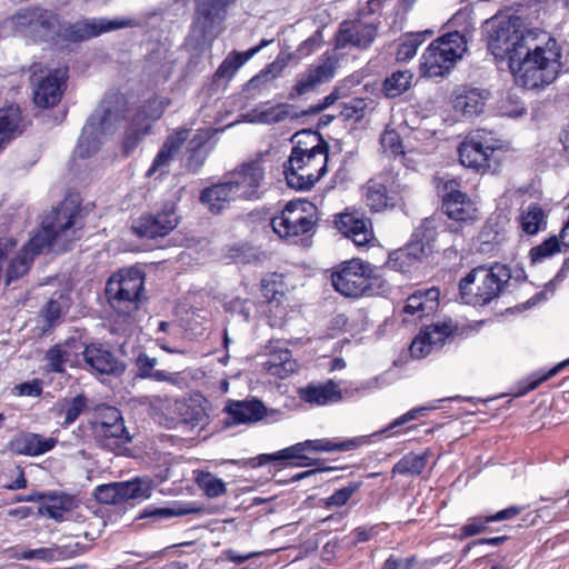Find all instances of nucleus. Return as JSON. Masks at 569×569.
Instances as JSON below:
<instances>
[{
	"mask_svg": "<svg viewBox=\"0 0 569 569\" xmlns=\"http://www.w3.org/2000/svg\"><path fill=\"white\" fill-rule=\"evenodd\" d=\"M84 219L82 209L72 200H64L49 211L33 237L14 254L4 272L9 286L30 270L33 258L44 251L66 252L82 237Z\"/></svg>",
	"mask_w": 569,
	"mask_h": 569,
	"instance_id": "f257e3e1",
	"label": "nucleus"
},
{
	"mask_svg": "<svg viewBox=\"0 0 569 569\" xmlns=\"http://www.w3.org/2000/svg\"><path fill=\"white\" fill-rule=\"evenodd\" d=\"M526 46L523 53L511 58L509 69L515 81L527 89L551 84L562 70V47L547 32L538 31Z\"/></svg>",
	"mask_w": 569,
	"mask_h": 569,
	"instance_id": "f03ea898",
	"label": "nucleus"
},
{
	"mask_svg": "<svg viewBox=\"0 0 569 569\" xmlns=\"http://www.w3.org/2000/svg\"><path fill=\"white\" fill-rule=\"evenodd\" d=\"M511 279V270L506 264H481L472 268L459 280V296L463 303L485 307L497 300Z\"/></svg>",
	"mask_w": 569,
	"mask_h": 569,
	"instance_id": "7ed1b4c3",
	"label": "nucleus"
},
{
	"mask_svg": "<svg viewBox=\"0 0 569 569\" xmlns=\"http://www.w3.org/2000/svg\"><path fill=\"white\" fill-rule=\"evenodd\" d=\"M488 50L497 60H508L523 53L526 46L538 34V29H528L518 16H495L485 23Z\"/></svg>",
	"mask_w": 569,
	"mask_h": 569,
	"instance_id": "20e7f679",
	"label": "nucleus"
},
{
	"mask_svg": "<svg viewBox=\"0 0 569 569\" xmlns=\"http://www.w3.org/2000/svg\"><path fill=\"white\" fill-rule=\"evenodd\" d=\"M331 283L346 298L381 296L389 291V284L376 274L375 267L360 258H352L337 264L331 272Z\"/></svg>",
	"mask_w": 569,
	"mask_h": 569,
	"instance_id": "39448f33",
	"label": "nucleus"
},
{
	"mask_svg": "<svg viewBox=\"0 0 569 569\" xmlns=\"http://www.w3.org/2000/svg\"><path fill=\"white\" fill-rule=\"evenodd\" d=\"M468 50L466 33L449 31L435 39L422 54V69L426 76L443 77L462 59Z\"/></svg>",
	"mask_w": 569,
	"mask_h": 569,
	"instance_id": "423d86ee",
	"label": "nucleus"
},
{
	"mask_svg": "<svg viewBox=\"0 0 569 569\" xmlns=\"http://www.w3.org/2000/svg\"><path fill=\"white\" fill-rule=\"evenodd\" d=\"M144 274L137 268L122 269L110 277L106 296L111 308L123 317L138 311L143 290Z\"/></svg>",
	"mask_w": 569,
	"mask_h": 569,
	"instance_id": "0eeeda50",
	"label": "nucleus"
},
{
	"mask_svg": "<svg viewBox=\"0 0 569 569\" xmlns=\"http://www.w3.org/2000/svg\"><path fill=\"white\" fill-rule=\"evenodd\" d=\"M317 223L318 208L305 199L289 201L281 212L271 219L274 233L286 240L315 234Z\"/></svg>",
	"mask_w": 569,
	"mask_h": 569,
	"instance_id": "6e6552de",
	"label": "nucleus"
},
{
	"mask_svg": "<svg viewBox=\"0 0 569 569\" xmlns=\"http://www.w3.org/2000/svg\"><path fill=\"white\" fill-rule=\"evenodd\" d=\"M441 210L447 216V229L452 233L462 232L480 220V212L471 198L459 188V182L448 180L441 190Z\"/></svg>",
	"mask_w": 569,
	"mask_h": 569,
	"instance_id": "1a4fd4ad",
	"label": "nucleus"
},
{
	"mask_svg": "<svg viewBox=\"0 0 569 569\" xmlns=\"http://www.w3.org/2000/svg\"><path fill=\"white\" fill-rule=\"evenodd\" d=\"M502 148V141L493 131L476 129L470 131L458 148L460 163L478 173L491 169L493 152Z\"/></svg>",
	"mask_w": 569,
	"mask_h": 569,
	"instance_id": "9d476101",
	"label": "nucleus"
},
{
	"mask_svg": "<svg viewBox=\"0 0 569 569\" xmlns=\"http://www.w3.org/2000/svg\"><path fill=\"white\" fill-rule=\"evenodd\" d=\"M91 428L99 446L110 451L121 452L131 441L121 412L114 407L99 409Z\"/></svg>",
	"mask_w": 569,
	"mask_h": 569,
	"instance_id": "9b49d317",
	"label": "nucleus"
},
{
	"mask_svg": "<svg viewBox=\"0 0 569 569\" xmlns=\"http://www.w3.org/2000/svg\"><path fill=\"white\" fill-rule=\"evenodd\" d=\"M154 482L149 477H137L129 481L98 486L94 497L100 503L118 505L129 500H144L151 497Z\"/></svg>",
	"mask_w": 569,
	"mask_h": 569,
	"instance_id": "f8f14e48",
	"label": "nucleus"
},
{
	"mask_svg": "<svg viewBox=\"0 0 569 569\" xmlns=\"http://www.w3.org/2000/svg\"><path fill=\"white\" fill-rule=\"evenodd\" d=\"M169 101L166 99H150L132 118L123 138V149L130 153L138 143L150 132L151 124L161 118Z\"/></svg>",
	"mask_w": 569,
	"mask_h": 569,
	"instance_id": "ddd939ff",
	"label": "nucleus"
},
{
	"mask_svg": "<svg viewBox=\"0 0 569 569\" xmlns=\"http://www.w3.org/2000/svg\"><path fill=\"white\" fill-rule=\"evenodd\" d=\"M67 78V68H58L40 74L34 70L30 78L34 103L40 108H50L59 103Z\"/></svg>",
	"mask_w": 569,
	"mask_h": 569,
	"instance_id": "4468645a",
	"label": "nucleus"
},
{
	"mask_svg": "<svg viewBox=\"0 0 569 569\" xmlns=\"http://www.w3.org/2000/svg\"><path fill=\"white\" fill-rule=\"evenodd\" d=\"M367 14H359L356 19L343 21L336 34V48L352 46L367 49L376 39L379 21L367 20Z\"/></svg>",
	"mask_w": 569,
	"mask_h": 569,
	"instance_id": "2eb2a0df",
	"label": "nucleus"
},
{
	"mask_svg": "<svg viewBox=\"0 0 569 569\" xmlns=\"http://www.w3.org/2000/svg\"><path fill=\"white\" fill-rule=\"evenodd\" d=\"M84 369L92 373L120 376L126 370V365L106 346L90 343L82 350Z\"/></svg>",
	"mask_w": 569,
	"mask_h": 569,
	"instance_id": "dca6fc26",
	"label": "nucleus"
},
{
	"mask_svg": "<svg viewBox=\"0 0 569 569\" xmlns=\"http://www.w3.org/2000/svg\"><path fill=\"white\" fill-rule=\"evenodd\" d=\"M131 26L128 19L92 18L76 21L63 29V38L78 42L100 36L101 33Z\"/></svg>",
	"mask_w": 569,
	"mask_h": 569,
	"instance_id": "f3484780",
	"label": "nucleus"
},
{
	"mask_svg": "<svg viewBox=\"0 0 569 569\" xmlns=\"http://www.w3.org/2000/svg\"><path fill=\"white\" fill-rule=\"evenodd\" d=\"M320 456V441L307 440L284 448L271 455H261L260 462L286 461L287 465L306 467L316 463Z\"/></svg>",
	"mask_w": 569,
	"mask_h": 569,
	"instance_id": "a211bd4d",
	"label": "nucleus"
},
{
	"mask_svg": "<svg viewBox=\"0 0 569 569\" xmlns=\"http://www.w3.org/2000/svg\"><path fill=\"white\" fill-rule=\"evenodd\" d=\"M264 178V167L260 159L244 162L234 170L229 178L239 198L252 199L258 196V190Z\"/></svg>",
	"mask_w": 569,
	"mask_h": 569,
	"instance_id": "6ab92c4d",
	"label": "nucleus"
},
{
	"mask_svg": "<svg viewBox=\"0 0 569 569\" xmlns=\"http://www.w3.org/2000/svg\"><path fill=\"white\" fill-rule=\"evenodd\" d=\"M178 224V216L172 206L157 214L141 217L132 224V231L141 238H157L168 234Z\"/></svg>",
	"mask_w": 569,
	"mask_h": 569,
	"instance_id": "aec40b11",
	"label": "nucleus"
},
{
	"mask_svg": "<svg viewBox=\"0 0 569 569\" xmlns=\"http://www.w3.org/2000/svg\"><path fill=\"white\" fill-rule=\"evenodd\" d=\"M335 224L339 232L353 241L357 247H365L373 239L371 221L358 212H343L336 217Z\"/></svg>",
	"mask_w": 569,
	"mask_h": 569,
	"instance_id": "412c9836",
	"label": "nucleus"
},
{
	"mask_svg": "<svg viewBox=\"0 0 569 569\" xmlns=\"http://www.w3.org/2000/svg\"><path fill=\"white\" fill-rule=\"evenodd\" d=\"M436 227L432 219H426L415 230L411 240L405 246L411 258L421 266L435 251Z\"/></svg>",
	"mask_w": 569,
	"mask_h": 569,
	"instance_id": "4be33fe9",
	"label": "nucleus"
},
{
	"mask_svg": "<svg viewBox=\"0 0 569 569\" xmlns=\"http://www.w3.org/2000/svg\"><path fill=\"white\" fill-rule=\"evenodd\" d=\"M489 98L490 91L486 89L461 87L455 90L452 104L456 111L472 118L482 113Z\"/></svg>",
	"mask_w": 569,
	"mask_h": 569,
	"instance_id": "5701e85b",
	"label": "nucleus"
},
{
	"mask_svg": "<svg viewBox=\"0 0 569 569\" xmlns=\"http://www.w3.org/2000/svg\"><path fill=\"white\" fill-rule=\"evenodd\" d=\"M58 440L53 437H43L39 433L23 432L9 442V449L22 456H40L52 450Z\"/></svg>",
	"mask_w": 569,
	"mask_h": 569,
	"instance_id": "b1692460",
	"label": "nucleus"
},
{
	"mask_svg": "<svg viewBox=\"0 0 569 569\" xmlns=\"http://www.w3.org/2000/svg\"><path fill=\"white\" fill-rule=\"evenodd\" d=\"M439 296L440 291L436 287L425 291L418 290L407 298L402 311L406 316L413 317V320H420L437 311L439 306Z\"/></svg>",
	"mask_w": 569,
	"mask_h": 569,
	"instance_id": "393cba45",
	"label": "nucleus"
},
{
	"mask_svg": "<svg viewBox=\"0 0 569 569\" xmlns=\"http://www.w3.org/2000/svg\"><path fill=\"white\" fill-rule=\"evenodd\" d=\"M228 419L227 425L251 423L261 420L267 409L264 405L257 400L232 401L226 407Z\"/></svg>",
	"mask_w": 569,
	"mask_h": 569,
	"instance_id": "a878e982",
	"label": "nucleus"
},
{
	"mask_svg": "<svg viewBox=\"0 0 569 569\" xmlns=\"http://www.w3.org/2000/svg\"><path fill=\"white\" fill-rule=\"evenodd\" d=\"M120 116L106 103H101L90 116L84 126V137L88 134L107 136L116 131Z\"/></svg>",
	"mask_w": 569,
	"mask_h": 569,
	"instance_id": "bb28decb",
	"label": "nucleus"
},
{
	"mask_svg": "<svg viewBox=\"0 0 569 569\" xmlns=\"http://www.w3.org/2000/svg\"><path fill=\"white\" fill-rule=\"evenodd\" d=\"M237 198H239V196L236 193L229 179L224 182L206 188L200 196L201 202L213 213L220 212L230 201Z\"/></svg>",
	"mask_w": 569,
	"mask_h": 569,
	"instance_id": "cd10ccee",
	"label": "nucleus"
},
{
	"mask_svg": "<svg viewBox=\"0 0 569 569\" xmlns=\"http://www.w3.org/2000/svg\"><path fill=\"white\" fill-rule=\"evenodd\" d=\"M292 106L288 103H279L272 107L258 106L246 113L244 118L252 123H278L288 117L297 118L298 113L291 114Z\"/></svg>",
	"mask_w": 569,
	"mask_h": 569,
	"instance_id": "c85d7f7f",
	"label": "nucleus"
},
{
	"mask_svg": "<svg viewBox=\"0 0 569 569\" xmlns=\"http://www.w3.org/2000/svg\"><path fill=\"white\" fill-rule=\"evenodd\" d=\"M506 239L505 226L498 217H490L482 226L478 234V250L482 253H491Z\"/></svg>",
	"mask_w": 569,
	"mask_h": 569,
	"instance_id": "c756f323",
	"label": "nucleus"
},
{
	"mask_svg": "<svg viewBox=\"0 0 569 569\" xmlns=\"http://www.w3.org/2000/svg\"><path fill=\"white\" fill-rule=\"evenodd\" d=\"M362 191L363 200L371 211L380 212L395 207V198L390 197L386 186L376 179H370Z\"/></svg>",
	"mask_w": 569,
	"mask_h": 569,
	"instance_id": "7c9ffc66",
	"label": "nucleus"
},
{
	"mask_svg": "<svg viewBox=\"0 0 569 569\" xmlns=\"http://www.w3.org/2000/svg\"><path fill=\"white\" fill-rule=\"evenodd\" d=\"M264 367L270 376L284 379L297 370L298 365L288 349H280L269 355Z\"/></svg>",
	"mask_w": 569,
	"mask_h": 569,
	"instance_id": "2f4dec72",
	"label": "nucleus"
},
{
	"mask_svg": "<svg viewBox=\"0 0 569 569\" xmlns=\"http://www.w3.org/2000/svg\"><path fill=\"white\" fill-rule=\"evenodd\" d=\"M46 498L48 502L38 508V515L56 521H63L64 515L76 507L74 498L68 495H46Z\"/></svg>",
	"mask_w": 569,
	"mask_h": 569,
	"instance_id": "473e14b6",
	"label": "nucleus"
},
{
	"mask_svg": "<svg viewBox=\"0 0 569 569\" xmlns=\"http://www.w3.org/2000/svg\"><path fill=\"white\" fill-rule=\"evenodd\" d=\"M176 412L180 422L191 429L204 426L208 420L204 408L194 401H177Z\"/></svg>",
	"mask_w": 569,
	"mask_h": 569,
	"instance_id": "72a5a7b5",
	"label": "nucleus"
},
{
	"mask_svg": "<svg viewBox=\"0 0 569 569\" xmlns=\"http://www.w3.org/2000/svg\"><path fill=\"white\" fill-rule=\"evenodd\" d=\"M547 226V216L543 209L538 203H530L520 213L521 230L529 234H537Z\"/></svg>",
	"mask_w": 569,
	"mask_h": 569,
	"instance_id": "f704fd0d",
	"label": "nucleus"
},
{
	"mask_svg": "<svg viewBox=\"0 0 569 569\" xmlns=\"http://www.w3.org/2000/svg\"><path fill=\"white\" fill-rule=\"evenodd\" d=\"M260 51V47H253L244 52L231 51L217 69L214 77L230 79L239 68Z\"/></svg>",
	"mask_w": 569,
	"mask_h": 569,
	"instance_id": "c9c22d12",
	"label": "nucleus"
},
{
	"mask_svg": "<svg viewBox=\"0 0 569 569\" xmlns=\"http://www.w3.org/2000/svg\"><path fill=\"white\" fill-rule=\"evenodd\" d=\"M366 108L367 102L365 99L350 98L348 101L339 102L338 117H341L343 120L353 119L355 121H360L365 117ZM336 117V113H322V126L329 124Z\"/></svg>",
	"mask_w": 569,
	"mask_h": 569,
	"instance_id": "e433bc0d",
	"label": "nucleus"
},
{
	"mask_svg": "<svg viewBox=\"0 0 569 569\" xmlns=\"http://www.w3.org/2000/svg\"><path fill=\"white\" fill-rule=\"evenodd\" d=\"M318 137V143L311 148H302L301 141L295 146L291 150L288 161L284 163V170H302L305 171L306 166L320 153V134L315 133Z\"/></svg>",
	"mask_w": 569,
	"mask_h": 569,
	"instance_id": "4c0bfd02",
	"label": "nucleus"
},
{
	"mask_svg": "<svg viewBox=\"0 0 569 569\" xmlns=\"http://www.w3.org/2000/svg\"><path fill=\"white\" fill-rule=\"evenodd\" d=\"M428 463V453L417 455L409 452L405 455L393 467L392 475L419 476Z\"/></svg>",
	"mask_w": 569,
	"mask_h": 569,
	"instance_id": "58836bf2",
	"label": "nucleus"
},
{
	"mask_svg": "<svg viewBox=\"0 0 569 569\" xmlns=\"http://www.w3.org/2000/svg\"><path fill=\"white\" fill-rule=\"evenodd\" d=\"M33 17L29 36L41 40L48 38L56 27V14L46 9L34 8Z\"/></svg>",
	"mask_w": 569,
	"mask_h": 569,
	"instance_id": "ea45409f",
	"label": "nucleus"
},
{
	"mask_svg": "<svg viewBox=\"0 0 569 569\" xmlns=\"http://www.w3.org/2000/svg\"><path fill=\"white\" fill-rule=\"evenodd\" d=\"M76 342L74 339L67 340L64 343L51 347L46 352L47 366L51 371L59 373L64 371V365L71 362V345Z\"/></svg>",
	"mask_w": 569,
	"mask_h": 569,
	"instance_id": "a19ab883",
	"label": "nucleus"
},
{
	"mask_svg": "<svg viewBox=\"0 0 569 569\" xmlns=\"http://www.w3.org/2000/svg\"><path fill=\"white\" fill-rule=\"evenodd\" d=\"M456 330L457 326L450 320L425 326L419 333H428L427 338L435 350L440 349L445 345L446 339L451 337Z\"/></svg>",
	"mask_w": 569,
	"mask_h": 569,
	"instance_id": "79ce46f5",
	"label": "nucleus"
},
{
	"mask_svg": "<svg viewBox=\"0 0 569 569\" xmlns=\"http://www.w3.org/2000/svg\"><path fill=\"white\" fill-rule=\"evenodd\" d=\"M198 509L189 506H184L178 501L172 502L168 507H150L143 510L141 513V518H152L154 520L171 518V517H182L186 515H190L197 512Z\"/></svg>",
	"mask_w": 569,
	"mask_h": 569,
	"instance_id": "37998d69",
	"label": "nucleus"
},
{
	"mask_svg": "<svg viewBox=\"0 0 569 569\" xmlns=\"http://www.w3.org/2000/svg\"><path fill=\"white\" fill-rule=\"evenodd\" d=\"M387 266L405 274H411L420 267L405 247L389 253Z\"/></svg>",
	"mask_w": 569,
	"mask_h": 569,
	"instance_id": "c03bdc74",
	"label": "nucleus"
},
{
	"mask_svg": "<svg viewBox=\"0 0 569 569\" xmlns=\"http://www.w3.org/2000/svg\"><path fill=\"white\" fill-rule=\"evenodd\" d=\"M412 73L409 71L393 72L383 82V91L387 97L396 98L410 88Z\"/></svg>",
	"mask_w": 569,
	"mask_h": 569,
	"instance_id": "a18cd8bd",
	"label": "nucleus"
},
{
	"mask_svg": "<svg viewBox=\"0 0 569 569\" xmlns=\"http://www.w3.org/2000/svg\"><path fill=\"white\" fill-rule=\"evenodd\" d=\"M196 482L209 498L220 497L227 491L224 481L208 471H200L196 477Z\"/></svg>",
	"mask_w": 569,
	"mask_h": 569,
	"instance_id": "49530a36",
	"label": "nucleus"
},
{
	"mask_svg": "<svg viewBox=\"0 0 569 569\" xmlns=\"http://www.w3.org/2000/svg\"><path fill=\"white\" fill-rule=\"evenodd\" d=\"M68 308V299L62 295L50 298L42 309V315L48 326L53 327L58 325Z\"/></svg>",
	"mask_w": 569,
	"mask_h": 569,
	"instance_id": "de8ad7c7",
	"label": "nucleus"
},
{
	"mask_svg": "<svg viewBox=\"0 0 569 569\" xmlns=\"http://www.w3.org/2000/svg\"><path fill=\"white\" fill-rule=\"evenodd\" d=\"M234 0H208L199 3L198 14L204 18L210 26L223 18L226 8Z\"/></svg>",
	"mask_w": 569,
	"mask_h": 569,
	"instance_id": "09e8293b",
	"label": "nucleus"
},
{
	"mask_svg": "<svg viewBox=\"0 0 569 569\" xmlns=\"http://www.w3.org/2000/svg\"><path fill=\"white\" fill-rule=\"evenodd\" d=\"M287 184L297 191L310 190L320 179V170L317 174L305 173L302 170H284Z\"/></svg>",
	"mask_w": 569,
	"mask_h": 569,
	"instance_id": "8fccbe9b",
	"label": "nucleus"
},
{
	"mask_svg": "<svg viewBox=\"0 0 569 569\" xmlns=\"http://www.w3.org/2000/svg\"><path fill=\"white\" fill-rule=\"evenodd\" d=\"M61 556V551L59 548H38V549H27L22 551H14L12 558L17 560H42L46 562H50L52 560L58 559Z\"/></svg>",
	"mask_w": 569,
	"mask_h": 569,
	"instance_id": "3c124183",
	"label": "nucleus"
},
{
	"mask_svg": "<svg viewBox=\"0 0 569 569\" xmlns=\"http://www.w3.org/2000/svg\"><path fill=\"white\" fill-rule=\"evenodd\" d=\"M425 41V33H411L398 46L397 60L408 61L417 53L419 46Z\"/></svg>",
	"mask_w": 569,
	"mask_h": 569,
	"instance_id": "603ef678",
	"label": "nucleus"
},
{
	"mask_svg": "<svg viewBox=\"0 0 569 569\" xmlns=\"http://www.w3.org/2000/svg\"><path fill=\"white\" fill-rule=\"evenodd\" d=\"M320 82V66H316L311 69H309L307 72L301 74L300 79L298 80L297 84L295 86V93L292 92L290 96L291 98L297 96L306 94L310 91H312L317 84Z\"/></svg>",
	"mask_w": 569,
	"mask_h": 569,
	"instance_id": "864d4df0",
	"label": "nucleus"
},
{
	"mask_svg": "<svg viewBox=\"0 0 569 569\" xmlns=\"http://www.w3.org/2000/svg\"><path fill=\"white\" fill-rule=\"evenodd\" d=\"M101 138H102V136H100L99 133L88 134L87 137H84V128H83L82 132L80 134V138H79L76 153L80 158L91 157L100 149V147L102 144Z\"/></svg>",
	"mask_w": 569,
	"mask_h": 569,
	"instance_id": "5fc2aeb1",
	"label": "nucleus"
},
{
	"mask_svg": "<svg viewBox=\"0 0 569 569\" xmlns=\"http://www.w3.org/2000/svg\"><path fill=\"white\" fill-rule=\"evenodd\" d=\"M381 148L392 157L403 156V146L399 133L393 129H386L380 138Z\"/></svg>",
	"mask_w": 569,
	"mask_h": 569,
	"instance_id": "6e6d98bb",
	"label": "nucleus"
},
{
	"mask_svg": "<svg viewBox=\"0 0 569 569\" xmlns=\"http://www.w3.org/2000/svg\"><path fill=\"white\" fill-rule=\"evenodd\" d=\"M560 250V242L556 236L545 240L541 244L530 250V259L532 263L539 262L545 258L551 257Z\"/></svg>",
	"mask_w": 569,
	"mask_h": 569,
	"instance_id": "4d7b16f0",
	"label": "nucleus"
},
{
	"mask_svg": "<svg viewBox=\"0 0 569 569\" xmlns=\"http://www.w3.org/2000/svg\"><path fill=\"white\" fill-rule=\"evenodd\" d=\"M349 323V318L345 311L335 310L327 320L326 330L328 337H336L345 332Z\"/></svg>",
	"mask_w": 569,
	"mask_h": 569,
	"instance_id": "13d9d810",
	"label": "nucleus"
},
{
	"mask_svg": "<svg viewBox=\"0 0 569 569\" xmlns=\"http://www.w3.org/2000/svg\"><path fill=\"white\" fill-rule=\"evenodd\" d=\"M361 482H350L348 486L336 490L330 497L326 499V506H343L351 498V496L360 488Z\"/></svg>",
	"mask_w": 569,
	"mask_h": 569,
	"instance_id": "bf43d9fd",
	"label": "nucleus"
},
{
	"mask_svg": "<svg viewBox=\"0 0 569 569\" xmlns=\"http://www.w3.org/2000/svg\"><path fill=\"white\" fill-rule=\"evenodd\" d=\"M493 522L489 519V516L482 517H473L468 519V521L461 527V538H468L487 530V525Z\"/></svg>",
	"mask_w": 569,
	"mask_h": 569,
	"instance_id": "052dcab7",
	"label": "nucleus"
},
{
	"mask_svg": "<svg viewBox=\"0 0 569 569\" xmlns=\"http://www.w3.org/2000/svg\"><path fill=\"white\" fill-rule=\"evenodd\" d=\"M350 94V86L348 82H341L338 86L335 87L331 93L326 96L322 99V111L333 107L337 104V108L339 107V102L345 101V99H348Z\"/></svg>",
	"mask_w": 569,
	"mask_h": 569,
	"instance_id": "680f3d73",
	"label": "nucleus"
},
{
	"mask_svg": "<svg viewBox=\"0 0 569 569\" xmlns=\"http://www.w3.org/2000/svg\"><path fill=\"white\" fill-rule=\"evenodd\" d=\"M86 406L87 400L82 395L76 396L71 401L67 402L63 407L64 425L74 422L84 410Z\"/></svg>",
	"mask_w": 569,
	"mask_h": 569,
	"instance_id": "e2e57ef3",
	"label": "nucleus"
},
{
	"mask_svg": "<svg viewBox=\"0 0 569 569\" xmlns=\"http://www.w3.org/2000/svg\"><path fill=\"white\" fill-rule=\"evenodd\" d=\"M417 0H398L389 16L391 19L390 26L395 29H401L406 14L413 7Z\"/></svg>",
	"mask_w": 569,
	"mask_h": 569,
	"instance_id": "0e129e2a",
	"label": "nucleus"
},
{
	"mask_svg": "<svg viewBox=\"0 0 569 569\" xmlns=\"http://www.w3.org/2000/svg\"><path fill=\"white\" fill-rule=\"evenodd\" d=\"M33 14L34 8H26L19 10L14 16H12L11 22L16 30L29 36V31L34 19Z\"/></svg>",
	"mask_w": 569,
	"mask_h": 569,
	"instance_id": "69168bd1",
	"label": "nucleus"
},
{
	"mask_svg": "<svg viewBox=\"0 0 569 569\" xmlns=\"http://www.w3.org/2000/svg\"><path fill=\"white\" fill-rule=\"evenodd\" d=\"M428 333H419L411 342L409 351L411 357L422 359L430 355L433 348L428 340Z\"/></svg>",
	"mask_w": 569,
	"mask_h": 569,
	"instance_id": "338daca9",
	"label": "nucleus"
},
{
	"mask_svg": "<svg viewBox=\"0 0 569 569\" xmlns=\"http://www.w3.org/2000/svg\"><path fill=\"white\" fill-rule=\"evenodd\" d=\"M173 158L174 156L162 147L154 157L151 167L147 171V176L151 177L157 172L163 173L166 168L169 167V163L172 161Z\"/></svg>",
	"mask_w": 569,
	"mask_h": 569,
	"instance_id": "774afa93",
	"label": "nucleus"
}]
</instances>
